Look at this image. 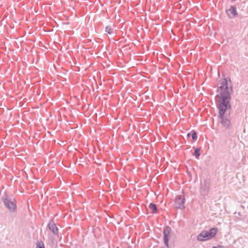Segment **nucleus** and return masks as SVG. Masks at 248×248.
Segmentation results:
<instances>
[{
	"label": "nucleus",
	"mask_w": 248,
	"mask_h": 248,
	"mask_svg": "<svg viewBox=\"0 0 248 248\" xmlns=\"http://www.w3.org/2000/svg\"><path fill=\"white\" fill-rule=\"evenodd\" d=\"M226 14L231 19L239 16L237 12L236 7L234 5H231L229 9H226Z\"/></svg>",
	"instance_id": "8"
},
{
	"label": "nucleus",
	"mask_w": 248,
	"mask_h": 248,
	"mask_svg": "<svg viewBox=\"0 0 248 248\" xmlns=\"http://www.w3.org/2000/svg\"><path fill=\"white\" fill-rule=\"evenodd\" d=\"M1 199L4 205L9 212L13 213L16 211V201L13 196H9L6 193H4L2 195Z\"/></svg>",
	"instance_id": "3"
},
{
	"label": "nucleus",
	"mask_w": 248,
	"mask_h": 248,
	"mask_svg": "<svg viewBox=\"0 0 248 248\" xmlns=\"http://www.w3.org/2000/svg\"><path fill=\"white\" fill-rule=\"evenodd\" d=\"M149 208L152 210L153 214H155L157 212V208L156 205L154 203H150L149 205Z\"/></svg>",
	"instance_id": "12"
},
{
	"label": "nucleus",
	"mask_w": 248,
	"mask_h": 248,
	"mask_svg": "<svg viewBox=\"0 0 248 248\" xmlns=\"http://www.w3.org/2000/svg\"><path fill=\"white\" fill-rule=\"evenodd\" d=\"M230 88L231 90L232 91V87L231 86L230 87Z\"/></svg>",
	"instance_id": "17"
},
{
	"label": "nucleus",
	"mask_w": 248,
	"mask_h": 248,
	"mask_svg": "<svg viewBox=\"0 0 248 248\" xmlns=\"http://www.w3.org/2000/svg\"><path fill=\"white\" fill-rule=\"evenodd\" d=\"M186 136L188 138L191 137L192 142L196 141L198 139L197 134L194 130H192L190 132L187 133Z\"/></svg>",
	"instance_id": "10"
},
{
	"label": "nucleus",
	"mask_w": 248,
	"mask_h": 248,
	"mask_svg": "<svg viewBox=\"0 0 248 248\" xmlns=\"http://www.w3.org/2000/svg\"><path fill=\"white\" fill-rule=\"evenodd\" d=\"M210 189V180L206 179L204 181L203 186H201L200 193L203 197V199H205V197L208 194Z\"/></svg>",
	"instance_id": "6"
},
{
	"label": "nucleus",
	"mask_w": 248,
	"mask_h": 248,
	"mask_svg": "<svg viewBox=\"0 0 248 248\" xmlns=\"http://www.w3.org/2000/svg\"><path fill=\"white\" fill-rule=\"evenodd\" d=\"M105 31L106 32H107L109 34H111L113 33V30L109 26H107L106 27V28H105Z\"/></svg>",
	"instance_id": "14"
},
{
	"label": "nucleus",
	"mask_w": 248,
	"mask_h": 248,
	"mask_svg": "<svg viewBox=\"0 0 248 248\" xmlns=\"http://www.w3.org/2000/svg\"><path fill=\"white\" fill-rule=\"evenodd\" d=\"M171 231V229L169 226H165L163 231L164 243L165 246L168 248H169V237Z\"/></svg>",
	"instance_id": "7"
},
{
	"label": "nucleus",
	"mask_w": 248,
	"mask_h": 248,
	"mask_svg": "<svg viewBox=\"0 0 248 248\" xmlns=\"http://www.w3.org/2000/svg\"><path fill=\"white\" fill-rule=\"evenodd\" d=\"M218 110L217 117L220 120L221 125L227 129L232 127V123L230 118V111L232 109L231 103H216Z\"/></svg>",
	"instance_id": "1"
},
{
	"label": "nucleus",
	"mask_w": 248,
	"mask_h": 248,
	"mask_svg": "<svg viewBox=\"0 0 248 248\" xmlns=\"http://www.w3.org/2000/svg\"><path fill=\"white\" fill-rule=\"evenodd\" d=\"M212 248H226L223 246L217 245V246H213L212 247Z\"/></svg>",
	"instance_id": "15"
},
{
	"label": "nucleus",
	"mask_w": 248,
	"mask_h": 248,
	"mask_svg": "<svg viewBox=\"0 0 248 248\" xmlns=\"http://www.w3.org/2000/svg\"><path fill=\"white\" fill-rule=\"evenodd\" d=\"M186 198L184 194L178 195L174 200V207L177 209L183 210L185 208Z\"/></svg>",
	"instance_id": "5"
},
{
	"label": "nucleus",
	"mask_w": 248,
	"mask_h": 248,
	"mask_svg": "<svg viewBox=\"0 0 248 248\" xmlns=\"http://www.w3.org/2000/svg\"><path fill=\"white\" fill-rule=\"evenodd\" d=\"M47 227L54 235L59 236V229L53 219L49 220Z\"/></svg>",
	"instance_id": "9"
},
{
	"label": "nucleus",
	"mask_w": 248,
	"mask_h": 248,
	"mask_svg": "<svg viewBox=\"0 0 248 248\" xmlns=\"http://www.w3.org/2000/svg\"><path fill=\"white\" fill-rule=\"evenodd\" d=\"M217 232V228L215 227L210 228L208 231L203 230L197 235V240L201 242L209 240L216 236Z\"/></svg>",
	"instance_id": "4"
},
{
	"label": "nucleus",
	"mask_w": 248,
	"mask_h": 248,
	"mask_svg": "<svg viewBox=\"0 0 248 248\" xmlns=\"http://www.w3.org/2000/svg\"><path fill=\"white\" fill-rule=\"evenodd\" d=\"M194 152L193 155L196 157V159H199L201 155V149L200 148H194Z\"/></svg>",
	"instance_id": "11"
},
{
	"label": "nucleus",
	"mask_w": 248,
	"mask_h": 248,
	"mask_svg": "<svg viewBox=\"0 0 248 248\" xmlns=\"http://www.w3.org/2000/svg\"><path fill=\"white\" fill-rule=\"evenodd\" d=\"M229 82L231 83V78H224L218 88L220 92L219 95H216V103H231V95L229 92Z\"/></svg>",
	"instance_id": "2"
},
{
	"label": "nucleus",
	"mask_w": 248,
	"mask_h": 248,
	"mask_svg": "<svg viewBox=\"0 0 248 248\" xmlns=\"http://www.w3.org/2000/svg\"><path fill=\"white\" fill-rule=\"evenodd\" d=\"M36 248H45L44 242L41 240L37 241L36 243Z\"/></svg>",
	"instance_id": "13"
},
{
	"label": "nucleus",
	"mask_w": 248,
	"mask_h": 248,
	"mask_svg": "<svg viewBox=\"0 0 248 248\" xmlns=\"http://www.w3.org/2000/svg\"><path fill=\"white\" fill-rule=\"evenodd\" d=\"M127 248H133L131 246H128Z\"/></svg>",
	"instance_id": "16"
}]
</instances>
